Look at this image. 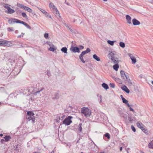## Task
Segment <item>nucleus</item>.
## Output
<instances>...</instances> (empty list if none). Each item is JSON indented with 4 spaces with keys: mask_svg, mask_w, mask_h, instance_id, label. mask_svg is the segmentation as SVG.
<instances>
[{
    "mask_svg": "<svg viewBox=\"0 0 153 153\" xmlns=\"http://www.w3.org/2000/svg\"><path fill=\"white\" fill-rule=\"evenodd\" d=\"M81 113L86 117H89L91 113V110L88 108L85 107L82 108Z\"/></svg>",
    "mask_w": 153,
    "mask_h": 153,
    "instance_id": "1",
    "label": "nucleus"
},
{
    "mask_svg": "<svg viewBox=\"0 0 153 153\" xmlns=\"http://www.w3.org/2000/svg\"><path fill=\"white\" fill-rule=\"evenodd\" d=\"M91 50L89 48H88L85 51H82L81 54L79 55V59H80L81 61L82 62L84 63L85 62V61L83 59V56L86 53L90 52Z\"/></svg>",
    "mask_w": 153,
    "mask_h": 153,
    "instance_id": "2",
    "label": "nucleus"
},
{
    "mask_svg": "<svg viewBox=\"0 0 153 153\" xmlns=\"http://www.w3.org/2000/svg\"><path fill=\"white\" fill-rule=\"evenodd\" d=\"M73 118L72 116H68L64 120L63 122V124L67 126L70 125L72 123L71 119Z\"/></svg>",
    "mask_w": 153,
    "mask_h": 153,
    "instance_id": "3",
    "label": "nucleus"
},
{
    "mask_svg": "<svg viewBox=\"0 0 153 153\" xmlns=\"http://www.w3.org/2000/svg\"><path fill=\"white\" fill-rule=\"evenodd\" d=\"M137 126L140 128L143 131L146 133H147L148 131L147 129H146L145 126L141 123L140 122H138L137 123Z\"/></svg>",
    "mask_w": 153,
    "mask_h": 153,
    "instance_id": "4",
    "label": "nucleus"
},
{
    "mask_svg": "<svg viewBox=\"0 0 153 153\" xmlns=\"http://www.w3.org/2000/svg\"><path fill=\"white\" fill-rule=\"evenodd\" d=\"M70 50L74 53H79L80 52L79 49L77 47L71 46L70 48Z\"/></svg>",
    "mask_w": 153,
    "mask_h": 153,
    "instance_id": "5",
    "label": "nucleus"
},
{
    "mask_svg": "<svg viewBox=\"0 0 153 153\" xmlns=\"http://www.w3.org/2000/svg\"><path fill=\"white\" fill-rule=\"evenodd\" d=\"M11 45L12 43L10 42L5 40H3V46L5 45L9 47L11 46Z\"/></svg>",
    "mask_w": 153,
    "mask_h": 153,
    "instance_id": "6",
    "label": "nucleus"
},
{
    "mask_svg": "<svg viewBox=\"0 0 153 153\" xmlns=\"http://www.w3.org/2000/svg\"><path fill=\"white\" fill-rule=\"evenodd\" d=\"M111 59L114 64L118 63L120 62V60L116 56L114 57L111 58Z\"/></svg>",
    "mask_w": 153,
    "mask_h": 153,
    "instance_id": "7",
    "label": "nucleus"
},
{
    "mask_svg": "<svg viewBox=\"0 0 153 153\" xmlns=\"http://www.w3.org/2000/svg\"><path fill=\"white\" fill-rule=\"evenodd\" d=\"M128 55L132 61V63L134 64L136 62V59L133 56L132 54L129 53Z\"/></svg>",
    "mask_w": 153,
    "mask_h": 153,
    "instance_id": "8",
    "label": "nucleus"
},
{
    "mask_svg": "<svg viewBox=\"0 0 153 153\" xmlns=\"http://www.w3.org/2000/svg\"><path fill=\"white\" fill-rule=\"evenodd\" d=\"M120 73L121 74L122 77L124 79H126L127 81H128V77L126 75L125 72L123 71H120Z\"/></svg>",
    "mask_w": 153,
    "mask_h": 153,
    "instance_id": "9",
    "label": "nucleus"
},
{
    "mask_svg": "<svg viewBox=\"0 0 153 153\" xmlns=\"http://www.w3.org/2000/svg\"><path fill=\"white\" fill-rule=\"evenodd\" d=\"M18 19L15 18H11L8 20V22L10 24H12V23H18Z\"/></svg>",
    "mask_w": 153,
    "mask_h": 153,
    "instance_id": "10",
    "label": "nucleus"
},
{
    "mask_svg": "<svg viewBox=\"0 0 153 153\" xmlns=\"http://www.w3.org/2000/svg\"><path fill=\"white\" fill-rule=\"evenodd\" d=\"M132 23L134 25H140V22L136 19H132Z\"/></svg>",
    "mask_w": 153,
    "mask_h": 153,
    "instance_id": "11",
    "label": "nucleus"
},
{
    "mask_svg": "<svg viewBox=\"0 0 153 153\" xmlns=\"http://www.w3.org/2000/svg\"><path fill=\"white\" fill-rule=\"evenodd\" d=\"M127 20V23L129 24H131V18L130 16L128 15H126V16Z\"/></svg>",
    "mask_w": 153,
    "mask_h": 153,
    "instance_id": "12",
    "label": "nucleus"
},
{
    "mask_svg": "<svg viewBox=\"0 0 153 153\" xmlns=\"http://www.w3.org/2000/svg\"><path fill=\"white\" fill-rule=\"evenodd\" d=\"M53 13L56 17L58 19L60 18V16L59 15V13L57 9V10H53Z\"/></svg>",
    "mask_w": 153,
    "mask_h": 153,
    "instance_id": "13",
    "label": "nucleus"
},
{
    "mask_svg": "<svg viewBox=\"0 0 153 153\" xmlns=\"http://www.w3.org/2000/svg\"><path fill=\"white\" fill-rule=\"evenodd\" d=\"M49 7L50 8H52V9L53 10H57V8L52 3H50L49 4Z\"/></svg>",
    "mask_w": 153,
    "mask_h": 153,
    "instance_id": "14",
    "label": "nucleus"
},
{
    "mask_svg": "<svg viewBox=\"0 0 153 153\" xmlns=\"http://www.w3.org/2000/svg\"><path fill=\"white\" fill-rule=\"evenodd\" d=\"M121 88L124 91L127 93L128 94L130 92L129 90L125 85L123 86Z\"/></svg>",
    "mask_w": 153,
    "mask_h": 153,
    "instance_id": "15",
    "label": "nucleus"
},
{
    "mask_svg": "<svg viewBox=\"0 0 153 153\" xmlns=\"http://www.w3.org/2000/svg\"><path fill=\"white\" fill-rule=\"evenodd\" d=\"M15 12V10L11 9L10 7L7 10V12L5 11L8 14H12L14 13Z\"/></svg>",
    "mask_w": 153,
    "mask_h": 153,
    "instance_id": "16",
    "label": "nucleus"
},
{
    "mask_svg": "<svg viewBox=\"0 0 153 153\" xmlns=\"http://www.w3.org/2000/svg\"><path fill=\"white\" fill-rule=\"evenodd\" d=\"M27 118L29 120V121L30 120H32V122H33L35 120V118L34 117H32L31 116H28L27 114Z\"/></svg>",
    "mask_w": 153,
    "mask_h": 153,
    "instance_id": "17",
    "label": "nucleus"
},
{
    "mask_svg": "<svg viewBox=\"0 0 153 153\" xmlns=\"http://www.w3.org/2000/svg\"><path fill=\"white\" fill-rule=\"evenodd\" d=\"M108 58L111 59L112 57H115V55L114 52H111L108 54Z\"/></svg>",
    "mask_w": 153,
    "mask_h": 153,
    "instance_id": "18",
    "label": "nucleus"
},
{
    "mask_svg": "<svg viewBox=\"0 0 153 153\" xmlns=\"http://www.w3.org/2000/svg\"><path fill=\"white\" fill-rule=\"evenodd\" d=\"M93 58L96 61H99L100 60V58L99 57L97 56L96 54H95L93 56Z\"/></svg>",
    "mask_w": 153,
    "mask_h": 153,
    "instance_id": "19",
    "label": "nucleus"
},
{
    "mask_svg": "<svg viewBox=\"0 0 153 153\" xmlns=\"http://www.w3.org/2000/svg\"><path fill=\"white\" fill-rule=\"evenodd\" d=\"M115 65H114L113 66V69L116 71H117L119 67L118 63L115 64Z\"/></svg>",
    "mask_w": 153,
    "mask_h": 153,
    "instance_id": "20",
    "label": "nucleus"
},
{
    "mask_svg": "<svg viewBox=\"0 0 153 153\" xmlns=\"http://www.w3.org/2000/svg\"><path fill=\"white\" fill-rule=\"evenodd\" d=\"M25 7V8H24V10L27 11L30 13H32V10L31 9L29 8V7L26 6V7Z\"/></svg>",
    "mask_w": 153,
    "mask_h": 153,
    "instance_id": "21",
    "label": "nucleus"
},
{
    "mask_svg": "<svg viewBox=\"0 0 153 153\" xmlns=\"http://www.w3.org/2000/svg\"><path fill=\"white\" fill-rule=\"evenodd\" d=\"M67 48L65 47L62 48L61 49V51L64 53H67Z\"/></svg>",
    "mask_w": 153,
    "mask_h": 153,
    "instance_id": "22",
    "label": "nucleus"
},
{
    "mask_svg": "<svg viewBox=\"0 0 153 153\" xmlns=\"http://www.w3.org/2000/svg\"><path fill=\"white\" fill-rule=\"evenodd\" d=\"M17 5L18 7L23 9H24V8H25V7H26L23 4L19 3L17 4Z\"/></svg>",
    "mask_w": 153,
    "mask_h": 153,
    "instance_id": "23",
    "label": "nucleus"
},
{
    "mask_svg": "<svg viewBox=\"0 0 153 153\" xmlns=\"http://www.w3.org/2000/svg\"><path fill=\"white\" fill-rule=\"evenodd\" d=\"M102 86L106 90H107L108 88V85L105 83H103L102 84Z\"/></svg>",
    "mask_w": 153,
    "mask_h": 153,
    "instance_id": "24",
    "label": "nucleus"
},
{
    "mask_svg": "<svg viewBox=\"0 0 153 153\" xmlns=\"http://www.w3.org/2000/svg\"><path fill=\"white\" fill-rule=\"evenodd\" d=\"M27 114L28 116H31L32 117H34V114L32 111H28L27 113Z\"/></svg>",
    "mask_w": 153,
    "mask_h": 153,
    "instance_id": "25",
    "label": "nucleus"
},
{
    "mask_svg": "<svg viewBox=\"0 0 153 153\" xmlns=\"http://www.w3.org/2000/svg\"><path fill=\"white\" fill-rule=\"evenodd\" d=\"M11 137L9 136H6L5 137H4V138L5 139V142H7L10 140L11 139Z\"/></svg>",
    "mask_w": 153,
    "mask_h": 153,
    "instance_id": "26",
    "label": "nucleus"
},
{
    "mask_svg": "<svg viewBox=\"0 0 153 153\" xmlns=\"http://www.w3.org/2000/svg\"><path fill=\"white\" fill-rule=\"evenodd\" d=\"M119 46L122 48H124L125 44L123 42H121L119 43Z\"/></svg>",
    "mask_w": 153,
    "mask_h": 153,
    "instance_id": "27",
    "label": "nucleus"
},
{
    "mask_svg": "<svg viewBox=\"0 0 153 153\" xmlns=\"http://www.w3.org/2000/svg\"><path fill=\"white\" fill-rule=\"evenodd\" d=\"M48 49L50 51H54L55 50H56V49L54 48V45L53 46H51L50 47V48H48Z\"/></svg>",
    "mask_w": 153,
    "mask_h": 153,
    "instance_id": "28",
    "label": "nucleus"
},
{
    "mask_svg": "<svg viewBox=\"0 0 153 153\" xmlns=\"http://www.w3.org/2000/svg\"><path fill=\"white\" fill-rule=\"evenodd\" d=\"M148 146L149 148L151 149H153V140L152 141H151L149 143Z\"/></svg>",
    "mask_w": 153,
    "mask_h": 153,
    "instance_id": "29",
    "label": "nucleus"
},
{
    "mask_svg": "<svg viewBox=\"0 0 153 153\" xmlns=\"http://www.w3.org/2000/svg\"><path fill=\"white\" fill-rule=\"evenodd\" d=\"M65 117V115L63 114L61 115L60 116L58 117V119L59 120H62Z\"/></svg>",
    "mask_w": 153,
    "mask_h": 153,
    "instance_id": "30",
    "label": "nucleus"
},
{
    "mask_svg": "<svg viewBox=\"0 0 153 153\" xmlns=\"http://www.w3.org/2000/svg\"><path fill=\"white\" fill-rule=\"evenodd\" d=\"M10 5L6 4H3V7L5 8H6L7 10H8L10 7Z\"/></svg>",
    "mask_w": 153,
    "mask_h": 153,
    "instance_id": "31",
    "label": "nucleus"
},
{
    "mask_svg": "<svg viewBox=\"0 0 153 153\" xmlns=\"http://www.w3.org/2000/svg\"><path fill=\"white\" fill-rule=\"evenodd\" d=\"M114 41L108 40L107 41V42L109 44L112 46L114 45Z\"/></svg>",
    "mask_w": 153,
    "mask_h": 153,
    "instance_id": "32",
    "label": "nucleus"
},
{
    "mask_svg": "<svg viewBox=\"0 0 153 153\" xmlns=\"http://www.w3.org/2000/svg\"><path fill=\"white\" fill-rule=\"evenodd\" d=\"M82 123H79L78 127V129L80 131H82Z\"/></svg>",
    "mask_w": 153,
    "mask_h": 153,
    "instance_id": "33",
    "label": "nucleus"
},
{
    "mask_svg": "<svg viewBox=\"0 0 153 153\" xmlns=\"http://www.w3.org/2000/svg\"><path fill=\"white\" fill-rule=\"evenodd\" d=\"M122 100L123 102V103L125 104H127V103L128 102V101L127 100H126L124 98H122Z\"/></svg>",
    "mask_w": 153,
    "mask_h": 153,
    "instance_id": "34",
    "label": "nucleus"
},
{
    "mask_svg": "<svg viewBox=\"0 0 153 153\" xmlns=\"http://www.w3.org/2000/svg\"><path fill=\"white\" fill-rule=\"evenodd\" d=\"M128 81H127L128 82V85H129L131 86V85H132L133 86L134 85H133V84L132 82H131L130 81V80L129 79H128Z\"/></svg>",
    "mask_w": 153,
    "mask_h": 153,
    "instance_id": "35",
    "label": "nucleus"
},
{
    "mask_svg": "<svg viewBox=\"0 0 153 153\" xmlns=\"http://www.w3.org/2000/svg\"><path fill=\"white\" fill-rule=\"evenodd\" d=\"M46 44L48 45H49V46L50 47L51 46H53V45L52 44L51 42L49 41L47 42Z\"/></svg>",
    "mask_w": 153,
    "mask_h": 153,
    "instance_id": "36",
    "label": "nucleus"
},
{
    "mask_svg": "<svg viewBox=\"0 0 153 153\" xmlns=\"http://www.w3.org/2000/svg\"><path fill=\"white\" fill-rule=\"evenodd\" d=\"M22 16L24 18L27 19V16L26 14V13L24 12H23L22 13Z\"/></svg>",
    "mask_w": 153,
    "mask_h": 153,
    "instance_id": "37",
    "label": "nucleus"
},
{
    "mask_svg": "<svg viewBox=\"0 0 153 153\" xmlns=\"http://www.w3.org/2000/svg\"><path fill=\"white\" fill-rule=\"evenodd\" d=\"M18 23H19L22 24H23L24 25L26 23L25 22H24L23 21H21L20 20H18Z\"/></svg>",
    "mask_w": 153,
    "mask_h": 153,
    "instance_id": "38",
    "label": "nucleus"
},
{
    "mask_svg": "<svg viewBox=\"0 0 153 153\" xmlns=\"http://www.w3.org/2000/svg\"><path fill=\"white\" fill-rule=\"evenodd\" d=\"M49 35L48 33H45L44 34V37L46 39H48Z\"/></svg>",
    "mask_w": 153,
    "mask_h": 153,
    "instance_id": "39",
    "label": "nucleus"
},
{
    "mask_svg": "<svg viewBox=\"0 0 153 153\" xmlns=\"http://www.w3.org/2000/svg\"><path fill=\"white\" fill-rule=\"evenodd\" d=\"M105 136L107 137L108 139L110 138V135L109 134L107 133L105 134Z\"/></svg>",
    "mask_w": 153,
    "mask_h": 153,
    "instance_id": "40",
    "label": "nucleus"
},
{
    "mask_svg": "<svg viewBox=\"0 0 153 153\" xmlns=\"http://www.w3.org/2000/svg\"><path fill=\"white\" fill-rule=\"evenodd\" d=\"M110 86L112 88H114L115 87V85L113 83H110L109 84Z\"/></svg>",
    "mask_w": 153,
    "mask_h": 153,
    "instance_id": "41",
    "label": "nucleus"
},
{
    "mask_svg": "<svg viewBox=\"0 0 153 153\" xmlns=\"http://www.w3.org/2000/svg\"><path fill=\"white\" fill-rule=\"evenodd\" d=\"M27 28L31 29V27H30L27 24V23L25 25Z\"/></svg>",
    "mask_w": 153,
    "mask_h": 153,
    "instance_id": "42",
    "label": "nucleus"
},
{
    "mask_svg": "<svg viewBox=\"0 0 153 153\" xmlns=\"http://www.w3.org/2000/svg\"><path fill=\"white\" fill-rule=\"evenodd\" d=\"M131 128L132 131H133L134 132H135L136 131V129L132 125L131 126Z\"/></svg>",
    "mask_w": 153,
    "mask_h": 153,
    "instance_id": "43",
    "label": "nucleus"
},
{
    "mask_svg": "<svg viewBox=\"0 0 153 153\" xmlns=\"http://www.w3.org/2000/svg\"><path fill=\"white\" fill-rule=\"evenodd\" d=\"M24 33H21V34L20 35H19L17 37L18 38H21V37H23V35H24Z\"/></svg>",
    "mask_w": 153,
    "mask_h": 153,
    "instance_id": "44",
    "label": "nucleus"
},
{
    "mask_svg": "<svg viewBox=\"0 0 153 153\" xmlns=\"http://www.w3.org/2000/svg\"><path fill=\"white\" fill-rule=\"evenodd\" d=\"M44 14H45L47 17H48L49 16V14L47 13L46 11Z\"/></svg>",
    "mask_w": 153,
    "mask_h": 153,
    "instance_id": "45",
    "label": "nucleus"
},
{
    "mask_svg": "<svg viewBox=\"0 0 153 153\" xmlns=\"http://www.w3.org/2000/svg\"><path fill=\"white\" fill-rule=\"evenodd\" d=\"M69 30H70V31L73 33L75 32V29H71L70 28H69Z\"/></svg>",
    "mask_w": 153,
    "mask_h": 153,
    "instance_id": "46",
    "label": "nucleus"
},
{
    "mask_svg": "<svg viewBox=\"0 0 153 153\" xmlns=\"http://www.w3.org/2000/svg\"><path fill=\"white\" fill-rule=\"evenodd\" d=\"M128 120L130 122H131L132 120V118L130 117H128Z\"/></svg>",
    "mask_w": 153,
    "mask_h": 153,
    "instance_id": "47",
    "label": "nucleus"
},
{
    "mask_svg": "<svg viewBox=\"0 0 153 153\" xmlns=\"http://www.w3.org/2000/svg\"><path fill=\"white\" fill-rule=\"evenodd\" d=\"M43 88H42L40 90L37 91L36 92H35V93L37 94V93H39L40 91H42L43 90Z\"/></svg>",
    "mask_w": 153,
    "mask_h": 153,
    "instance_id": "48",
    "label": "nucleus"
},
{
    "mask_svg": "<svg viewBox=\"0 0 153 153\" xmlns=\"http://www.w3.org/2000/svg\"><path fill=\"white\" fill-rule=\"evenodd\" d=\"M47 74L49 76L51 75L50 73L48 70H47Z\"/></svg>",
    "mask_w": 153,
    "mask_h": 153,
    "instance_id": "49",
    "label": "nucleus"
},
{
    "mask_svg": "<svg viewBox=\"0 0 153 153\" xmlns=\"http://www.w3.org/2000/svg\"><path fill=\"white\" fill-rule=\"evenodd\" d=\"M8 31H13V29L12 27H9L7 28Z\"/></svg>",
    "mask_w": 153,
    "mask_h": 153,
    "instance_id": "50",
    "label": "nucleus"
},
{
    "mask_svg": "<svg viewBox=\"0 0 153 153\" xmlns=\"http://www.w3.org/2000/svg\"><path fill=\"white\" fill-rule=\"evenodd\" d=\"M0 46H3V40L0 41Z\"/></svg>",
    "mask_w": 153,
    "mask_h": 153,
    "instance_id": "51",
    "label": "nucleus"
},
{
    "mask_svg": "<svg viewBox=\"0 0 153 153\" xmlns=\"http://www.w3.org/2000/svg\"><path fill=\"white\" fill-rule=\"evenodd\" d=\"M79 47L81 49H82L84 48V46L82 45H80Z\"/></svg>",
    "mask_w": 153,
    "mask_h": 153,
    "instance_id": "52",
    "label": "nucleus"
},
{
    "mask_svg": "<svg viewBox=\"0 0 153 153\" xmlns=\"http://www.w3.org/2000/svg\"><path fill=\"white\" fill-rule=\"evenodd\" d=\"M129 110H130V111H134V109L132 108H131V107H129Z\"/></svg>",
    "mask_w": 153,
    "mask_h": 153,
    "instance_id": "53",
    "label": "nucleus"
},
{
    "mask_svg": "<svg viewBox=\"0 0 153 153\" xmlns=\"http://www.w3.org/2000/svg\"><path fill=\"white\" fill-rule=\"evenodd\" d=\"M41 11L43 14H44V13L46 12V11L43 9Z\"/></svg>",
    "mask_w": 153,
    "mask_h": 153,
    "instance_id": "54",
    "label": "nucleus"
},
{
    "mask_svg": "<svg viewBox=\"0 0 153 153\" xmlns=\"http://www.w3.org/2000/svg\"><path fill=\"white\" fill-rule=\"evenodd\" d=\"M126 104V105L128 107H130V105L128 103H127V104Z\"/></svg>",
    "mask_w": 153,
    "mask_h": 153,
    "instance_id": "55",
    "label": "nucleus"
},
{
    "mask_svg": "<svg viewBox=\"0 0 153 153\" xmlns=\"http://www.w3.org/2000/svg\"><path fill=\"white\" fill-rule=\"evenodd\" d=\"M122 147H120V151H122Z\"/></svg>",
    "mask_w": 153,
    "mask_h": 153,
    "instance_id": "56",
    "label": "nucleus"
},
{
    "mask_svg": "<svg viewBox=\"0 0 153 153\" xmlns=\"http://www.w3.org/2000/svg\"><path fill=\"white\" fill-rule=\"evenodd\" d=\"M5 141V140L2 139L1 140V142H2L3 141Z\"/></svg>",
    "mask_w": 153,
    "mask_h": 153,
    "instance_id": "57",
    "label": "nucleus"
},
{
    "mask_svg": "<svg viewBox=\"0 0 153 153\" xmlns=\"http://www.w3.org/2000/svg\"><path fill=\"white\" fill-rule=\"evenodd\" d=\"M66 4L68 5H70V3L68 2Z\"/></svg>",
    "mask_w": 153,
    "mask_h": 153,
    "instance_id": "58",
    "label": "nucleus"
},
{
    "mask_svg": "<svg viewBox=\"0 0 153 153\" xmlns=\"http://www.w3.org/2000/svg\"><path fill=\"white\" fill-rule=\"evenodd\" d=\"M48 17H49L51 19H52V17L50 15H49V16Z\"/></svg>",
    "mask_w": 153,
    "mask_h": 153,
    "instance_id": "59",
    "label": "nucleus"
},
{
    "mask_svg": "<svg viewBox=\"0 0 153 153\" xmlns=\"http://www.w3.org/2000/svg\"><path fill=\"white\" fill-rule=\"evenodd\" d=\"M38 9H39V10L40 11H41V10H42V8H39Z\"/></svg>",
    "mask_w": 153,
    "mask_h": 153,
    "instance_id": "60",
    "label": "nucleus"
},
{
    "mask_svg": "<svg viewBox=\"0 0 153 153\" xmlns=\"http://www.w3.org/2000/svg\"><path fill=\"white\" fill-rule=\"evenodd\" d=\"M3 136V134H0V137H2V136Z\"/></svg>",
    "mask_w": 153,
    "mask_h": 153,
    "instance_id": "61",
    "label": "nucleus"
},
{
    "mask_svg": "<svg viewBox=\"0 0 153 153\" xmlns=\"http://www.w3.org/2000/svg\"><path fill=\"white\" fill-rule=\"evenodd\" d=\"M58 98V97L57 96H56L54 98L55 99H57Z\"/></svg>",
    "mask_w": 153,
    "mask_h": 153,
    "instance_id": "62",
    "label": "nucleus"
},
{
    "mask_svg": "<svg viewBox=\"0 0 153 153\" xmlns=\"http://www.w3.org/2000/svg\"><path fill=\"white\" fill-rule=\"evenodd\" d=\"M51 153H54V151L53 150L51 152Z\"/></svg>",
    "mask_w": 153,
    "mask_h": 153,
    "instance_id": "63",
    "label": "nucleus"
},
{
    "mask_svg": "<svg viewBox=\"0 0 153 153\" xmlns=\"http://www.w3.org/2000/svg\"><path fill=\"white\" fill-rule=\"evenodd\" d=\"M33 153H40L39 152H33Z\"/></svg>",
    "mask_w": 153,
    "mask_h": 153,
    "instance_id": "64",
    "label": "nucleus"
}]
</instances>
